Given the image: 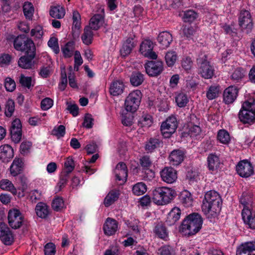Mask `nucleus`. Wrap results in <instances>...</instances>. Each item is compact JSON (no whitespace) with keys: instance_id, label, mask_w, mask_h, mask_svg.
Here are the masks:
<instances>
[{"instance_id":"35","label":"nucleus","mask_w":255,"mask_h":255,"mask_svg":"<svg viewBox=\"0 0 255 255\" xmlns=\"http://www.w3.org/2000/svg\"><path fill=\"white\" fill-rule=\"evenodd\" d=\"M120 192L119 190H112L105 197L104 200V205L106 207L110 206L115 201L118 200L119 197Z\"/></svg>"},{"instance_id":"49","label":"nucleus","mask_w":255,"mask_h":255,"mask_svg":"<svg viewBox=\"0 0 255 255\" xmlns=\"http://www.w3.org/2000/svg\"><path fill=\"white\" fill-rule=\"evenodd\" d=\"M242 109L255 113V99L250 98L245 101L242 104Z\"/></svg>"},{"instance_id":"60","label":"nucleus","mask_w":255,"mask_h":255,"mask_svg":"<svg viewBox=\"0 0 255 255\" xmlns=\"http://www.w3.org/2000/svg\"><path fill=\"white\" fill-rule=\"evenodd\" d=\"M48 45L53 49L55 53L58 54L59 52L57 38L54 37L50 38L48 42Z\"/></svg>"},{"instance_id":"26","label":"nucleus","mask_w":255,"mask_h":255,"mask_svg":"<svg viewBox=\"0 0 255 255\" xmlns=\"http://www.w3.org/2000/svg\"><path fill=\"white\" fill-rule=\"evenodd\" d=\"M24 164L22 160L15 158L10 167V174L13 176H16L22 172Z\"/></svg>"},{"instance_id":"38","label":"nucleus","mask_w":255,"mask_h":255,"mask_svg":"<svg viewBox=\"0 0 255 255\" xmlns=\"http://www.w3.org/2000/svg\"><path fill=\"white\" fill-rule=\"evenodd\" d=\"M161 144L160 140L155 138H150L147 142L145 146V150L147 152H151L155 148L159 147Z\"/></svg>"},{"instance_id":"28","label":"nucleus","mask_w":255,"mask_h":255,"mask_svg":"<svg viewBox=\"0 0 255 255\" xmlns=\"http://www.w3.org/2000/svg\"><path fill=\"white\" fill-rule=\"evenodd\" d=\"M136 45V43L133 40L132 38H128L123 44L122 48L120 52L123 56H126L132 51L133 47Z\"/></svg>"},{"instance_id":"41","label":"nucleus","mask_w":255,"mask_h":255,"mask_svg":"<svg viewBox=\"0 0 255 255\" xmlns=\"http://www.w3.org/2000/svg\"><path fill=\"white\" fill-rule=\"evenodd\" d=\"M0 188L2 190L10 191L13 194L16 193V190L13 184L7 179H2L0 181Z\"/></svg>"},{"instance_id":"42","label":"nucleus","mask_w":255,"mask_h":255,"mask_svg":"<svg viewBox=\"0 0 255 255\" xmlns=\"http://www.w3.org/2000/svg\"><path fill=\"white\" fill-rule=\"evenodd\" d=\"M153 48V43L150 40H144L140 45L139 51L143 55H147L146 53L152 50Z\"/></svg>"},{"instance_id":"29","label":"nucleus","mask_w":255,"mask_h":255,"mask_svg":"<svg viewBox=\"0 0 255 255\" xmlns=\"http://www.w3.org/2000/svg\"><path fill=\"white\" fill-rule=\"evenodd\" d=\"M104 22L103 16L100 14H95L91 19L89 26L93 30H97L103 25Z\"/></svg>"},{"instance_id":"53","label":"nucleus","mask_w":255,"mask_h":255,"mask_svg":"<svg viewBox=\"0 0 255 255\" xmlns=\"http://www.w3.org/2000/svg\"><path fill=\"white\" fill-rule=\"evenodd\" d=\"M245 70L241 68H237L232 75V79L235 81H239L245 76Z\"/></svg>"},{"instance_id":"36","label":"nucleus","mask_w":255,"mask_h":255,"mask_svg":"<svg viewBox=\"0 0 255 255\" xmlns=\"http://www.w3.org/2000/svg\"><path fill=\"white\" fill-rule=\"evenodd\" d=\"M49 13L50 16L53 18L61 19L64 16L65 12L63 7L57 5L51 7Z\"/></svg>"},{"instance_id":"3","label":"nucleus","mask_w":255,"mask_h":255,"mask_svg":"<svg viewBox=\"0 0 255 255\" xmlns=\"http://www.w3.org/2000/svg\"><path fill=\"white\" fill-rule=\"evenodd\" d=\"M176 195V192L171 188L159 187L152 190L153 201L157 205L169 203Z\"/></svg>"},{"instance_id":"22","label":"nucleus","mask_w":255,"mask_h":255,"mask_svg":"<svg viewBox=\"0 0 255 255\" xmlns=\"http://www.w3.org/2000/svg\"><path fill=\"white\" fill-rule=\"evenodd\" d=\"M118 229V222L115 219L108 218L103 226L104 233L108 236L114 235Z\"/></svg>"},{"instance_id":"30","label":"nucleus","mask_w":255,"mask_h":255,"mask_svg":"<svg viewBox=\"0 0 255 255\" xmlns=\"http://www.w3.org/2000/svg\"><path fill=\"white\" fill-rule=\"evenodd\" d=\"M179 199L185 207H189L192 205L193 199L191 194L187 190H184L180 193Z\"/></svg>"},{"instance_id":"25","label":"nucleus","mask_w":255,"mask_h":255,"mask_svg":"<svg viewBox=\"0 0 255 255\" xmlns=\"http://www.w3.org/2000/svg\"><path fill=\"white\" fill-rule=\"evenodd\" d=\"M181 210L178 207L173 208L168 213L166 220V224L168 226H172L179 220L180 218Z\"/></svg>"},{"instance_id":"12","label":"nucleus","mask_w":255,"mask_h":255,"mask_svg":"<svg viewBox=\"0 0 255 255\" xmlns=\"http://www.w3.org/2000/svg\"><path fill=\"white\" fill-rule=\"evenodd\" d=\"M0 239L6 246H10L14 242L11 231L4 222H0Z\"/></svg>"},{"instance_id":"6","label":"nucleus","mask_w":255,"mask_h":255,"mask_svg":"<svg viewBox=\"0 0 255 255\" xmlns=\"http://www.w3.org/2000/svg\"><path fill=\"white\" fill-rule=\"evenodd\" d=\"M14 47L19 51L27 52L29 51L36 50L33 41L25 35L18 36L13 41Z\"/></svg>"},{"instance_id":"63","label":"nucleus","mask_w":255,"mask_h":255,"mask_svg":"<svg viewBox=\"0 0 255 255\" xmlns=\"http://www.w3.org/2000/svg\"><path fill=\"white\" fill-rule=\"evenodd\" d=\"M55 246L53 243H49L46 244L44 247L45 255H55Z\"/></svg>"},{"instance_id":"5","label":"nucleus","mask_w":255,"mask_h":255,"mask_svg":"<svg viewBox=\"0 0 255 255\" xmlns=\"http://www.w3.org/2000/svg\"><path fill=\"white\" fill-rule=\"evenodd\" d=\"M141 98V93L139 90L130 93L125 100V106L127 112H135L138 108Z\"/></svg>"},{"instance_id":"7","label":"nucleus","mask_w":255,"mask_h":255,"mask_svg":"<svg viewBox=\"0 0 255 255\" xmlns=\"http://www.w3.org/2000/svg\"><path fill=\"white\" fill-rule=\"evenodd\" d=\"M238 19L241 30L247 34L250 33L253 29V23L250 11L244 9L241 10Z\"/></svg>"},{"instance_id":"48","label":"nucleus","mask_w":255,"mask_h":255,"mask_svg":"<svg viewBox=\"0 0 255 255\" xmlns=\"http://www.w3.org/2000/svg\"><path fill=\"white\" fill-rule=\"evenodd\" d=\"M133 113L130 112L128 113V112H127V113L123 115L122 123L124 126L130 127L133 124L134 118Z\"/></svg>"},{"instance_id":"31","label":"nucleus","mask_w":255,"mask_h":255,"mask_svg":"<svg viewBox=\"0 0 255 255\" xmlns=\"http://www.w3.org/2000/svg\"><path fill=\"white\" fill-rule=\"evenodd\" d=\"M154 232L155 235L161 239L167 240L168 238V232L162 223L157 224L154 228Z\"/></svg>"},{"instance_id":"1","label":"nucleus","mask_w":255,"mask_h":255,"mask_svg":"<svg viewBox=\"0 0 255 255\" xmlns=\"http://www.w3.org/2000/svg\"><path fill=\"white\" fill-rule=\"evenodd\" d=\"M222 203L221 197L217 192L208 191L202 201V211L208 219L216 218L221 212Z\"/></svg>"},{"instance_id":"17","label":"nucleus","mask_w":255,"mask_h":255,"mask_svg":"<svg viewBox=\"0 0 255 255\" xmlns=\"http://www.w3.org/2000/svg\"><path fill=\"white\" fill-rule=\"evenodd\" d=\"M115 173L116 180L125 183L128 177V169L126 164L123 162L119 163L115 168Z\"/></svg>"},{"instance_id":"56","label":"nucleus","mask_w":255,"mask_h":255,"mask_svg":"<svg viewBox=\"0 0 255 255\" xmlns=\"http://www.w3.org/2000/svg\"><path fill=\"white\" fill-rule=\"evenodd\" d=\"M14 110V102L13 100L9 99L5 105V114L6 117H10Z\"/></svg>"},{"instance_id":"32","label":"nucleus","mask_w":255,"mask_h":255,"mask_svg":"<svg viewBox=\"0 0 255 255\" xmlns=\"http://www.w3.org/2000/svg\"><path fill=\"white\" fill-rule=\"evenodd\" d=\"M35 211L37 215L41 218H46L49 214L48 206L43 203H38L35 207Z\"/></svg>"},{"instance_id":"51","label":"nucleus","mask_w":255,"mask_h":255,"mask_svg":"<svg viewBox=\"0 0 255 255\" xmlns=\"http://www.w3.org/2000/svg\"><path fill=\"white\" fill-rule=\"evenodd\" d=\"M69 174L62 172L60 176V179L57 183L58 188L57 191H60L61 189L67 184L69 177Z\"/></svg>"},{"instance_id":"58","label":"nucleus","mask_w":255,"mask_h":255,"mask_svg":"<svg viewBox=\"0 0 255 255\" xmlns=\"http://www.w3.org/2000/svg\"><path fill=\"white\" fill-rule=\"evenodd\" d=\"M64 166L65 171H64V172L69 174L73 170L75 167V165L74 160L71 157H68L66 159V160L64 163Z\"/></svg>"},{"instance_id":"9","label":"nucleus","mask_w":255,"mask_h":255,"mask_svg":"<svg viewBox=\"0 0 255 255\" xmlns=\"http://www.w3.org/2000/svg\"><path fill=\"white\" fill-rule=\"evenodd\" d=\"M177 122L175 117H170L161 125L160 130L163 135L169 137L176 130L177 128Z\"/></svg>"},{"instance_id":"4","label":"nucleus","mask_w":255,"mask_h":255,"mask_svg":"<svg viewBox=\"0 0 255 255\" xmlns=\"http://www.w3.org/2000/svg\"><path fill=\"white\" fill-rule=\"evenodd\" d=\"M198 73L205 79H209L214 74V68L210 64V61L206 54H201L197 59Z\"/></svg>"},{"instance_id":"43","label":"nucleus","mask_w":255,"mask_h":255,"mask_svg":"<svg viewBox=\"0 0 255 255\" xmlns=\"http://www.w3.org/2000/svg\"><path fill=\"white\" fill-rule=\"evenodd\" d=\"M23 11L26 19L31 20L33 15L34 7L31 2H25L23 6Z\"/></svg>"},{"instance_id":"62","label":"nucleus","mask_w":255,"mask_h":255,"mask_svg":"<svg viewBox=\"0 0 255 255\" xmlns=\"http://www.w3.org/2000/svg\"><path fill=\"white\" fill-rule=\"evenodd\" d=\"M19 83L23 87L29 89L31 85V78L30 77H25L21 74L19 77Z\"/></svg>"},{"instance_id":"20","label":"nucleus","mask_w":255,"mask_h":255,"mask_svg":"<svg viewBox=\"0 0 255 255\" xmlns=\"http://www.w3.org/2000/svg\"><path fill=\"white\" fill-rule=\"evenodd\" d=\"M239 118L244 124H251L255 122V113L241 109L239 113Z\"/></svg>"},{"instance_id":"45","label":"nucleus","mask_w":255,"mask_h":255,"mask_svg":"<svg viewBox=\"0 0 255 255\" xmlns=\"http://www.w3.org/2000/svg\"><path fill=\"white\" fill-rule=\"evenodd\" d=\"M75 43L73 41H69L65 45L64 47L62 48V51L65 57H70L73 54V51L74 50Z\"/></svg>"},{"instance_id":"37","label":"nucleus","mask_w":255,"mask_h":255,"mask_svg":"<svg viewBox=\"0 0 255 255\" xmlns=\"http://www.w3.org/2000/svg\"><path fill=\"white\" fill-rule=\"evenodd\" d=\"M144 81V75L139 72H133L130 77V82L133 86L140 85Z\"/></svg>"},{"instance_id":"47","label":"nucleus","mask_w":255,"mask_h":255,"mask_svg":"<svg viewBox=\"0 0 255 255\" xmlns=\"http://www.w3.org/2000/svg\"><path fill=\"white\" fill-rule=\"evenodd\" d=\"M175 102L179 107L183 108L186 106L188 99L185 94L180 93L176 97Z\"/></svg>"},{"instance_id":"21","label":"nucleus","mask_w":255,"mask_h":255,"mask_svg":"<svg viewBox=\"0 0 255 255\" xmlns=\"http://www.w3.org/2000/svg\"><path fill=\"white\" fill-rule=\"evenodd\" d=\"M13 157V150L8 144L0 146V159L3 162H8Z\"/></svg>"},{"instance_id":"23","label":"nucleus","mask_w":255,"mask_h":255,"mask_svg":"<svg viewBox=\"0 0 255 255\" xmlns=\"http://www.w3.org/2000/svg\"><path fill=\"white\" fill-rule=\"evenodd\" d=\"M185 153L181 149H175L170 154V162L173 165H178L184 160Z\"/></svg>"},{"instance_id":"50","label":"nucleus","mask_w":255,"mask_h":255,"mask_svg":"<svg viewBox=\"0 0 255 255\" xmlns=\"http://www.w3.org/2000/svg\"><path fill=\"white\" fill-rule=\"evenodd\" d=\"M219 93V86H211L207 92L206 96L209 100H213L218 97Z\"/></svg>"},{"instance_id":"44","label":"nucleus","mask_w":255,"mask_h":255,"mask_svg":"<svg viewBox=\"0 0 255 255\" xmlns=\"http://www.w3.org/2000/svg\"><path fill=\"white\" fill-rule=\"evenodd\" d=\"M198 16L197 12L193 10L190 9L184 12L183 19L185 22H192L197 18Z\"/></svg>"},{"instance_id":"16","label":"nucleus","mask_w":255,"mask_h":255,"mask_svg":"<svg viewBox=\"0 0 255 255\" xmlns=\"http://www.w3.org/2000/svg\"><path fill=\"white\" fill-rule=\"evenodd\" d=\"M160 176L165 182L172 183L177 178V172L172 167H166L161 171Z\"/></svg>"},{"instance_id":"57","label":"nucleus","mask_w":255,"mask_h":255,"mask_svg":"<svg viewBox=\"0 0 255 255\" xmlns=\"http://www.w3.org/2000/svg\"><path fill=\"white\" fill-rule=\"evenodd\" d=\"M67 85V78L66 71L64 68L61 72V81L59 84V88L61 91H64Z\"/></svg>"},{"instance_id":"24","label":"nucleus","mask_w":255,"mask_h":255,"mask_svg":"<svg viewBox=\"0 0 255 255\" xmlns=\"http://www.w3.org/2000/svg\"><path fill=\"white\" fill-rule=\"evenodd\" d=\"M157 41L163 48L169 47L172 41V35L168 31L160 32L157 38Z\"/></svg>"},{"instance_id":"2","label":"nucleus","mask_w":255,"mask_h":255,"mask_svg":"<svg viewBox=\"0 0 255 255\" xmlns=\"http://www.w3.org/2000/svg\"><path fill=\"white\" fill-rule=\"evenodd\" d=\"M203 222V218L199 214L191 213L183 220L179 231L188 236L195 235L201 229Z\"/></svg>"},{"instance_id":"52","label":"nucleus","mask_w":255,"mask_h":255,"mask_svg":"<svg viewBox=\"0 0 255 255\" xmlns=\"http://www.w3.org/2000/svg\"><path fill=\"white\" fill-rule=\"evenodd\" d=\"M64 206L63 200L61 197H57L53 199L52 203V207L54 211H59L62 209Z\"/></svg>"},{"instance_id":"10","label":"nucleus","mask_w":255,"mask_h":255,"mask_svg":"<svg viewBox=\"0 0 255 255\" xmlns=\"http://www.w3.org/2000/svg\"><path fill=\"white\" fill-rule=\"evenodd\" d=\"M146 73L150 77L159 75L163 70V63L160 60L150 61L144 64Z\"/></svg>"},{"instance_id":"11","label":"nucleus","mask_w":255,"mask_h":255,"mask_svg":"<svg viewBox=\"0 0 255 255\" xmlns=\"http://www.w3.org/2000/svg\"><path fill=\"white\" fill-rule=\"evenodd\" d=\"M236 170L238 174L244 178H247L254 174V167L247 160L240 161L237 165Z\"/></svg>"},{"instance_id":"14","label":"nucleus","mask_w":255,"mask_h":255,"mask_svg":"<svg viewBox=\"0 0 255 255\" xmlns=\"http://www.w3.org/2000/svg\"><path fill=\"white\" fill-rule=\"evenodd\" d=\"M35 50H33L25 52V55L21 56L18 61V66L23 69H31L34 66L32 60L35 56Z\"/></svg>"},{"instance_id":"39","label":"nucleus","mask_w":255,"mask_h":255,"mask_svg":"<svg viewBox=\"0 0 255 255\" xmlns=\"http://www.w3.org/2000/svg\"><path fill=\"white\" fill-rule=\"evenodd\" d=\"M252 202V195L248 192H243L240 198V203L244 206L243 209H250Z\"/></svg>"},{"instance_id":"55","label":"nucleus","mask_w":255,"mask_h":255,"mask_svg":"<svg viewBox=\"0 0 255 255\" xmlns=\"http://www.w3.org/2000/svg\"><path fill=\"white\" fill-rule=\"evenodd\" d=\"M4 87L7 91L13 92L16 87L15 81L10 77H6L4 80Z\"/></svg>"},{"instance_id":"34","label":"nucleus","mask_w":255,"mask_h":255,"mask_svg":"<svg viewBox=\"0 0 255 255\" xmlns=\"http://www.w3.org/2000/svg\"><path fill=\"white\" fill-rule=\"evenodd\" d=\"M208 167L209 170L214 171L217 169L220 162L218 156L214 154H210L207 158Z\"/></svg>"},{"instance_id":"40","label":"nucleus","mask_w":255,"mask_h":255,"mask_svg":"<svg viewBox=\"0 0 255 255\" xmlns=\"http://www.w3.org/2000/svg\"><path fill=\"white\" fill-rule=\"evenodd\" d=\"M177 59L176 53L174 51H169L166 52L165 56V60L168 67H172Z\"/></svg>"},{"instance_id":"46","label":"nucleus","mask_w":255,"mask_h":255,"mask_svg":"<svg viewBox=\"0 0 255 255\" xmlns=\"http://www.w3.org/2000/svg\"><path fill=\"white\" fill-rule=\"evenodd\" d=\"M147 190L146 185L143 182H139L132 187V192L137 196L143 194Z\"/></svg>"},{"instance_id":"19","label":"nucleus","mask_w":255,"mask_h":255,"mask_svg":"<svg viewBox=\"0 0 255 255\" xmlns=\"http://www.w3.org/2000/svg\"><path fill=\"white\" fill-rule=\"evenodd\" d=\"M238 93V89L231 86L224 90V103L226 104L233 103L236 99Z\"/></svg>"},{"instance_id":"33","label":"nucleus","mask_w":255,"mask_h":255,"mask_svg":"<svg viewBox=\"0 0 255 255\" xmlns=\"http://www.w3.org/2000/svg\"><path fill=\"white\" fill-rule=\"evenodd\" d=\"M92 29V28L89 26H86L84 29V33L81 38L83 42L86 45H89L92 43L94 34Z\"/></svg>"},{"instance_id":"61","label":"nucleus","mask_w":255,"mask_h":255,"mask_svg":"<svg viewBox=\"0 0 255 255\" xmlns=\"http://www.w3.org/2000/svg\"><path fill=\"white\" fill-rule=\"evenodd\" d=\"M139 163L143 169L148 170L151 166V161L148 156H143L139 160Z\"/></svg>"},{"instance_id":"8","label":"nucleus","mask_w":255,"mask_h":255,"mask_svg":"<svg viewBox=\"0 0 255 255\" xmlns=\"http://www.w3.org/2000/svg\"><path fill=\"white\" fill-rule=\"evenodd\" d=\"M9 226L13 229H19L24 224V217L20 211L16 209L9 210L7 216Z\"/></svg>"},{"instance_id":"64","label":"nucleus","mask_w":255,"mask_h":255,"mask_svg":"<svg viewBox=\"0 0 255 255\" xmlns=\"http://www.w3.org/2000/svg\"><path fill=\"white\" fill-rule=\"evenodd\" d=\"M94 119L90 114H86L83 123V126L87 128H91L93 125Z\"/></svg>"},{"instance_id":"18","label":"nucleus","mask_w":255,"mask_h":255,"mask_svg":"<svg viewBox=\"0 0 255 255\" xmlns=\"http://www.w3.org/2000/svg\"><path fill=\"white\" fill-rule=\"evenodd\" d=\"M242 216L244 223L250 228L255 229V211L245 208L242 210Z\"/></svg>"},{"instance_id":"15","label":"nucleus","mask_w":255,"mask_h":255,"mask_svg":"<svg viewBox=\"0 0 255 255\" xmlns=\"http://www.w3.org/2000/svg\"><path fill=\"white\" fill-rule=\"evenodd\" d=\"M236 255H255V241L242 244L237 249Z\"/></svg>"},{"instance_id":"59","label":"nucleus","mask_w":255,"mask_h":255,"mask_svg":"<svg viewBox=\"0 0 255 255\" xmlns=\"http://www.w3.org/2000/svg\"><path fill=\"white\" fill-rule=\"evenodd\" d=\"M52 134L58 138L63 137L65 134V127L63 125H60L57 128L55 127L52 130Z\"/></svg>"},{"instance_id":"13","label":"nucleus","mask_w":255,"mask_h":255,"mask_svg":"<svg viewBox=\"0 0 255 255\" xmlns=\"http://www.w3.org/2000/svg\"><path fill=\"white\" fill-rule=\"evenodd\" d=\"M21 124L19 119H15L11 123L10 128L11 140L15 143L20 142L22 136Z\"/></svg>"},{"instance_id":"27","label":"nucleus","mask_w":255,"mask_h":255,"mask_svg":"<svg viewBox=\"0 0 255 255\" xmlns=\"http://www.w3.org/2000/svg\"><path fill=\"white\" fill-rule=\"evenodd\" d=\"M125 89L123 82L116 80L112 82L110 87V93L111 95L116 96L122 94Z\"/></svg>"},{"instance_id":"54","label":"nucleus","mask_w":255,"mask_h":255,"mask_svg":"<svg viewBox=\"0 0 255 255\" xmlns=\"http://www.w3.org/2000/svg\"><path fill=\"white\" fill-rule=\"evenodd\" d=\"M224 31L226 34L230 35L233 39L238 37L237 29L235 28V25L233 24L224 25Z\"/></svg>"}]
</instances>
